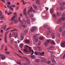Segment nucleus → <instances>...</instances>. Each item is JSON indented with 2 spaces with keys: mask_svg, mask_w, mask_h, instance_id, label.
Instances as JSON below:
<instances>
[{
  "mask_svg": "<svg viewBox=\"0 0 65 65\" xmlns=\"http://www.w3.org/2000/svg\"><path fill=\"white\" fill-rule=\"evenodd\" d=\"M48 43L46 41L44 43V44L45 46H47L48 45Z\"/></svg>",
  "mask_w": 65,
  "mask_h": 65,
  "instance_id": "28",
  "label": "nucleus"
},
{
  "mask_svg": "<svg viewBox=\"0 0 65 65\" xmlns=\"http://www.w3.org/2000/svg\"><path fill=\"white\" fill-rule=\"evenodd\" d=\"M57 37L58 38V39H59V38L60 39V38H61V37H60V34H57Z\"/></svg>",
  "mask_w": 65,
  "mask_h": 65,
  "instance_id": "17",
  "label": "nucleus"
},
{
  "mask_svg": "<svg viewBox=\"0 0 65 65\" xmlns=\"http://www.w3.org/2000/svg\"><path fill=\"white\" fill-rule=\"evenodd\" d=\"M12 5H11L9 9H10V10H12V11H13V9L12 8Z\"/></svg>",
  "mask_w": 65,
  "mask_h": 65,
  "instance_id": "29",
  "label": "nucleus"
},
{
  "mask_svg": "<svg viewBox=\"0 0 65 65\" xmlns=\"http://www.w3.org/2000/svg\"><path fill=\"white\" fill-rule=\"evenodd\" d=\"M38 55H40V56H41L42 53L40 52H38Z\"/></svg>",
  "mask_w": 65,
  "mask_h": 65,
  "instance_id": "43",
  "label": "nucleus"
},
{
  "mask_svg": "<svg viewBox=\"0 0 65 65\" xmlns=\"http://www.w3.org/2000/svg\"><path fill=\"white\" fill-rule=\"evenodd\" d=\"M52 62L53 63H54L55 64H56V61H55V60L54 59L53 60H52Z\"/></svg>",
  "mask_w": 65,
  "mask_h": 65,
  "instance_id": "24",
  "label": "nucleus"
},
{
  "mask_svg": "<svg viewBox=\"0 0 65 65\" xmlns=\"http://www.w3.org/2000/svg\"><path fill=\"white\" fill-rule=\"evenodd\" d=\"M51 63V62L49 61H47V63L48 64H50Z\"/></svg>",
  "mask_w": 65,
  "mask_h": 65,
  "instance_id": "51",
  "label": "nucleus"
},
{
  "mask_svg": "<svg viewBox=\"0 0 65 65\" xmlns=\"http://www.w3.org/2000/svg\"><path fill=\"white\" fill-rule=\"evenodd\" d=\"M12 36L13 37H15V38L17 37L18 35V34L16 32H14L12 34Z\"/></svg>",
  "mask_w": 65,
  "mask_h": 65,
  "instance_id": "3",
  "label": "nucleus"
},
{
  "mask_svg": "<svg viewBox=\"0 0 65 65\" xmlns=\"http://www.w3.org/2000/svg\"><path fill=\"white\" fill-rule=\"evenodd\" d=\"M23 3L24 5H25V4L27 3V2L24 3V0L23 1Z\"/></svg>",
  "mask_w": 65,
  "mask_h": 65,
  "instance_id": "54",
  "label": "nucleus"
},
{
  "mask_svg": "<svg viewBox=\"0 0 65 65\" xmlns=\"http://www.w3.org/2000/svg\"><path fill=\"white\" fill-rule=\"evenodd\" d=\"M4 40H5V42L6 43L7 42V38H5Z\"/></svg>",
  "mask_w": 65,
  "mask_h": 65,
  "instance_id": "45",
  "label": "nucleus"
},
{
  "mask_svg": "<svg viewBox=\"0 0 65 65\" xmlns=\"http://www.w3.org/2000/svg\"><path fill=\"white\" fill-rule=\"evenodd\" d=\"M7 34L6 33L5 34V38H7Z\"/></svg>",
  "mask_w": 65,
  "mask_h": 65,
  "instance_id": "46",
  "label": "nucleus"
},
{
  "mask_svg": "<svg viewBox=\"0 0 65 65\" xmlns=\"http://www.w3.org/2000/svg\"><path fill=\"white\" fill-rule=\"evenodd\" d=\"M48 43H50L51 42V40H47L46 41Z\"/></svg>",
  "mask_w": 65,
  "mask_h": 65,
  "instance_id": "26",
  "label": "nucleus"
},
{
  "mask_svg": "<svg viewBox=\"0 0 65 65\" xmlns=\"http://www.w3.org/2000/svg\"><path fill=\"white\" fill-rule=\"evenodd\" d=\"M57 15H59L60 14V13H59V12H57Z\"/></svg>",
  "mask_w": 65,
  "mask_h": 65,
  "instance_id": "61",
  "label": "nucleus"
},
{
  "mask_svg": "<svg viewBox=\"0 0 65 65\" xmlns=\"http://www.w3.org/2000/svg\"><path fill=\"white\" fill-rule=\"evenodd\" d=\"M24 50L25 52H26L27 53H28V51L26 49H24Z\"/></svg>",
  "mask_w": 65,
  "mask_h": 65,
  "instance_id": "38",
  "label": "nucleus"
},
{
  "mask_svg": "<svg viewBox=\"0 0 65 65\" xmlns=\"http://www.w3.org/2000/svg\"><path fill=\"white\" fill-rule=\"evenodd\" d=\"M36 3V4L39 5L40 4V1L39 0H35Z\"/></svg>",
  "mask_w": 65,
  "mask_h": 65,
  "instance_id": "11",
  "label": "nucleus"
},
{
  "mask_svg": "<svg viewBox=\"0 0 65 65\" xmlns=\"http://www.w3.org/2000/svg\"><path fill=\"white\" fill-rule=\"evenodd\" d=\"M61 19H59V20L57 21V22L58 23H59L61 22Z\"/></svg>",
  "mask_w": 65,
  "mask_h": 65,
  "instance_id": "39",
  "label": "nucleus"
},
{
  "mask_svg": "<svg viewBox=\"0 0 65 65\" xmlns=\"http://www.w3.org/2000/svg\"><path fill=\"white\" fill-rule=\"evenodd\" d=\"M18 56L20 58H21L22 59H23V57H22V56H20V55H19L18 54H17Z\"/></svg>",
  "mask_w": 65,
  "mask_h": 65,
  "instance_id": "34",
  "label": "nucleus"
},
{
  "mask_svg": "<svg viewBox=\"0 0 65 65\" xmlns=\"http://www.w3.org/2000/svg\"><path fill=\"white\" fill-rule=\"evenodd\" d=\"M21 39L22 40H23L24 39V34L23 33H22L20 36Z\"/></svg>",
  "mask_w": 65,
  "mask_h": 65,
  "instance_id": "4",
  "label": "nucleus"
},
{
  "mask_svg": "<svg viewBox=\"0 0 65 65\" xmlns=\"http://www.w3.org/2000/svg\"><path fill=\"white\" fill-rule=\"evenodd\" d=\"M51 36H52V38L53 39H54L56 37L55 35V34L54 33H52L51 34Z\"/></svg>",
  "mask_w": 65,
  "mask_h": 65,
  "instance_id": "8",
  "label": "nucleus"
},
{
  "mask_svg": "<svg viewBox=\"0 0 65 65\" xmlns=\"http://www.w3.org/2000/svg\"><path fill=\"white\" fill-rule=\"evenodd\" d=\"M65 15V13H63L61 15V17H64Z\"/></svg>",
  "mask_w": 65,
  "mask_h": 65,
  "instance_id": "55",
  "label": "nucleus"
},
{
  "mask_svg": "<svg viewBox=\"0 0 65 65\" xmlns=\"http://www.w3.org/2000/svg\"><path fill=\"white\" fill-rule=\"evenodd\" d=\"M54 48V46H51L49 47V49L50 50H52L53 48Z\"/></svg>",
  "mask_w": 65,
  "mask_h": 65,
  "instance_id": "23",
  "label": "nucleus"
},
{
  "mask_svg": "<svg viewBox=\"0 0 65 65\" xmlns=\"http://www.w3.org/2000/svg\"><path fill=\"white\" fill-rule=\"evenodd\" d=\"M53 16L55 18H56L57 17L56 15H55V14L53 15Z\"/></svg>",
  "mask_w": 65,
  "mask_h": 65,
  "instance_id": "62",
  "label": "nucleus"
},
{
  "mask_svg": "<svg viewBox=\"0 0 65 65\" xmlns=\"http://www.w3.org/2000/svg\"><path fill=\"white\" fill-rule=\"evenodd\" d=\"M12 37V36H11V33H10L9 35V38H10Z\"/></svg>",
  "mask_w": 65,
  "mask_h": 65,
  "instance_id": "60",
  "label": "nucleus"
},
{
  "mask_svg": "<svg viewBox=\"0 0 65 65\" xmlns=\"http://www.w3.org/2000/svg\"><path fill=\"white\" fill-rule=\"evenodd\" d=\"M22 21H23V23H26V21L25 20L24 18H23V20Z\"/></svg>",
  "mask_w": 65,
  "mask_h": 65,
  "instance_id": "49",
  "label": "nucleus"
},
{
  "mask_svg": "<svg viewBox=\"0 0 65 65\" xmlns=\"http://www.w3.org/2000/svg\"><path fill=\"white\" fill-rule=\"evenodd\" d=\"M24 44L23 43H21L20 44L21 47L22 48V46L24 45Z\"/></svg>",
  "mask_w": 65,
  "mask_h": 65,
  "instance_id": "36",
  "label": "nucleus"
},
{
  "mask_svg": "<svg viewBox=\"0 0 65 65\" xmlns=\"http://www.w3.org/2000/svg\"><path fill=\"white\" fill-rule=\"evenodd\" d=\"M25 59H26V61H28V62H29L30 63V60L29 59H28V58H26V57H25Z\"/></svg>",
  "mask_w": 65,
  "mask_h": 65,
  "instance_id": "35",
  "label": "nucleus"
},
{
  "mask_svg": "<svg viewBox=\"0 0 65 65\" xmlns=\"http://www.w3.org/2000/svg\"><path fill=\"white\" fill-rule=\"evenodd\" d=\"M62 27H63L64 28L65 27V23H63V24L62 25Z\"/></svg>",
  "mask_w": 65,
  "mask_h": 65,
  "instance_id": "53",
  "label": "nucleus"
},
{
  "mask_svg": "<svg viewBox=\"0 0 65 65\" xmlns=\"http://www.w3.org/2000/svg\"><path fill=\"white\" fill-rule=\"evenodd\" d=\"M36 5L35 4H33L32 5V7H33L34 8H36Z\"/></svg>",
  "mask_w": 65,
  "mask_h": 65,
  "instance_id": "42",
  "label": "nucleus"
},
{
  "mask_svg": "<svg viewBox=\"0 0 65 65\" xmlns=\"http://www.w3.org/2000/svg\"><path fill=\"white\" fill-rule=\"evenodd\" d=\"M16 30H17V29H13L11 31V32H12V31H16Z\"/></svg>",
  "mask_w": 65,
  "mask_h": 65,
  "instance_id": "47",
  "label": "nucleus"
},
{
  "mask_svg": "<svg viewBox=\"0 0 65 65\" xmlns=\"http://www.w3.org/2000/svg\"><path fill=\"white\" fill-rule=\"evenodd\" d=\"M59 32H61L62 31V27H61L59 29Z\"/></svg>",
  "mask_w": 65,
  "mask_h": 65,
  "instance_id": "22",
  "label": "nucleus"
},
{
  "mask_svg": "<svg viewBox=\"0 0 65 65\" xmlns=\"http://www.w3.org/2000/svg\"><path fill=\"white\" fill-rule=\"evenodd\" d=\"M38 41V39H35V42L36 43Z\"/></svg>",
  "mask_w": 65,
  "mask_h": 65,
  "instance_id": "41",
  "label": "nucleus"
},
{
  "mask_svg": "<svg viewBox=\"0 0 65 65\" xmlns=\"http://www.w3.org/2000/svg\"><path fill=\"white\" fill-rule=\"evenodd\" d=\"M61 20H65V17H64V16L61 17Z\"/></svg>",
  "mask_w": 65,
  "mask_h": 65,
  "instance_id": "20",
  "label": "nucleus"
},
{
  "mask_svg": "<svg viewBox=\"0 0 65 65\" xmlns=\"http://www.w3.org/2000/svg\"><path fill=\"white\" fill-rule=\"evenodd\" d=\"M11 28L10 27H9L7 29H6V31H7L9 29H10Z\"/></svg>",
  "mask_w": 65,
  "mask_h": 65,
  "instance_id": "56",
  "label": "nucleus"
},
{
  "mask_svg": "<svg viewBox=\"0 0 65 65\" xmlns=\"http://www.w3.org/2000/svg\"><path fill=\"white\" fill-rule=\"evenodd\" d=\"M44 39V37H42L40 38V39L42 40H43Z\"/></svg>",
  "mask_w": 65,
  "mask_h": 65,
  "instance_id": "37",
  "label": "nucleus"
},
{
  "mask_svg": "<svg viewBox=\"0 0 65 65\" xmlns=\"http://www.w3.org/2000/svg\"><path fill=\"white\" fill-rule=\"evenodd\" d=\"M51 43L52 44H55V42L53 41H52L51 42Z\"/></svg>",
  "mask_w": 65,
  "mask_h": 65,
  "instance_id": "27",
  "label": "nucleus"
},
{
  "mask_svg": "<svg viewBox=\"0 0 65 65\" xmlns=\"http://www.w3.org/2000/svg\"><path fill=\"white\" fill-rule=\"evenodd\" d=\"M64 9L65 7L63 6L60 7L59 8V9L60 10H64Z\"/></svg>",
  "mask_w": 65,
  "mask_h": 65,
  "instance_id": "10",
  "label": "nucleus"
},
{
  "mask_svg": "<svg viewBox=\"0 0 65 65\" xmlns=\"http://www.w3.org/2000/svg\"><path fill=\"white\" fill-rule=\"evenodd\" d=\"M46 61V59L44 57L41 59V62L42 63L45 62Z\"/></svg>",
  "mask_w": 65,
  "mask_h": 65,
  "instance_id": "5",
  "label": "nucleus"
},
{
  "mask_svg": "<svg viewBox=\"0 0 65 65\" xmlns=\"http://www.w3.org/2000/svg\"><path fill=\"white\" fill-rule=\"evenodd\" d=\"M26 22H27V24H28V26L29 27H30L31 25V23L30 22V21L29 20H26Z\"/></svg>",
  "mask_w": 65,
  "mask_h": 65,
  "instance_id": "7",
  "label": "nucleus"
},
{
  "mask_svg": "<svg viewBox=\"0 0 65 65\" xmlns=\"http://www.w3.org/2000/svg\"><path fill=\"white\" fill-rule=\"evenodd\" d=\"M33 8L32 7H30V9H29V11L31 12H32L33 11Z\"/></svg>",
  "mask_w": 65,
  "mask_h": 65,
  "instance_id": "25",
  "label": "nucleus"
},
{
  "mask_svg": "<svg viewBox=\"0 0 65 65\" xmlns=\"http://www.w3.org/2000/svg\"><path fill=\"white\" fill-rule=\"evenodd\" d=\"M18 20L17 19H15L14 20V22L15 23H17L18 21Z\"/></svg>",
  "mask_w": 65,
  "mask_h": 65,
  "instance_id": "32",
  "label": "nucleus"
},
{
  "mask_svg": "<svg viewBox=\"0 0 65 65\" xmlns=\"http://www.w3.org/2000/svg\"><path fill=\"white\" fill-rule=\"evenodd\" d=\"M33 15H28V16L30 18L33 17Z\"/></svg>",
  "mask_w": 65,
  "mask_h": 65,
  "instance_id": "63",
  "label": "nucleus"
},
{
  "mask_svg": "<svg viewBox=\"0 0 65 65\" xmlns=\"http://www.w3.org/2000/svg\"><path fill=\"white\" fill-rule=\"evenodd\" d=\"M50 12L51 13H53L54 12V9L53 8L51 9L50 10Z\"/></svg>",
  "mask_w": 65,
  "mask_h": 65,
  "instance_id": "18",
  "label": "nucleus"
},
{
  "mask_svg": "<svg viewBox=\"0 0 65 65\" xmlns=\"http://www.w3.org/2000/svg\"><path fill=\"white\" fill-rule=\"evenodd\" d=\"M24 14L25 15V16H26V17H27V14L26 12H24Z\"/></svg>",
  "mask_w": 65,
  "mask_h": 65,
  "instance_id": "57",
  "label": "nucleus"
},
{
  "mask_svg": "<svg viewBox=\"0 0 65 65\" xmlns=\"http://www.w3.org/2000/svg\"><path fill=\"white\" fill-rule=\"evenodd\" d=\"M47 26H48V25H44V26H43L45 28H46V27H47Z\"/></svg>",
  "mask_w": 65,
  "mask_h": 65,
  "instance_id": "59",
  "label": "nucleus"
},
{
  "mask_svg": "<svg viewBox=\"0 0 65 65\" xmlns=\"http://www.w3.org/2000/svg\"><path fill=\"white\" fill-rule=\"evenodd\" d=\"M41 56H43L45 54V53L44 52H42V53H41Z\"/></svg>",
  "mask_w": 65,
  "mask_h": 65,
  "instance_id": "40",
  "label": "nucleus"
},
{
  "mask_svg": "<svg viewBox=\"0 0 65 65\" xmlns=\"http://www.w3.org/2000/svg\"><path fill=\"white\" fill-rule=\"evenodd\" d=\"M25 42H26V43H30V41L29 40H25Z\"/></svg>",
  "mask_w": 65,
  "mask_h": 65,
  "instance_id": "33",
  "label": "nucleus"
},
{
  "mask_svg": "<svg viewBox=\"0 0 65 65\" xmlns=\"http://www.w3.org/2000/svg\"><path fill=\"white\" fill-rule=\"evenodd\" d=\"M35 27H33L31 29H30V31L32 32H33L35 31Z\"/></svg>",
  "mask_w": 65,
  "mask_h": 65,
  "instance_id": "9",
  "label": "nucleus"
},
{
  "mask_svg": "<svg viewBox=\"0 0 65 65\" xmlns=\"http://www.w3.org/2000/svg\"><path fill=\"white\" fill-rule=\"evenodd\" d=\"M15 18H16V16H13L12 17L11 20L12 21L14 19H15Z\"/></svg>",
  "mask_w": 65,
  "mask_h": 65,
  "instance_id": "31",
  "label": "nucleus"
},
{
  "mask_svg": "<svg viewBox=\"0 0 65 65\" xmlns=\"http://www.w3.org/2000/svg\"><path fill=\"white\" fill-rule=\"evenodd\" d=\"M10 42L12 44V43H13V41L11 40L10 41Z\"/></svg>",
  "mask_w": 65,
  "mask_h": 65,
  "instance_id": "64",
  "label": "nucleus"
},
{
  "mask_svg": "<svg viewBox=\"0 0 65 65\" xmlns=\"http://www.w3.org/2000/svg\"><path fill=\"white\" fill-rule=\"evenodd\" d=\"M7 26V25H5V27H3L1 28V29H4L5 30L6 29V28Z\"/></svg>",
  "mask_w": 65,
  "mask_h": 65,
  "instance_id": "19",
  "label": "nucleus"
},
{
  "mask_svg": "<svg viewBox=\"0 0 65 65\" xmlns=\"http://www.w3.org/2000/svg\"><path fill=\"white\" fill-rule=\"evenodd\" d=\"M28 48H29V51H28V53L30 54L31 53V52L32 53L31 54V55H33L34 54V51L33 50H31L30 47H28Z\"/></svg>",
  "mask_w": 65,
  "mask_h": 65,
  "instance_id": "1",
  "label": "nucleus"
},
{
  "mask_svg": "<svg viewBox=\"0 0 65 65\" xmlns=\"http://www.w3.org/2000/svg\"><path fill=\"white\" fill-rule=\"evenodd\" d=\"M37 35H34L33 36V38L34 39H37Z\"/></svg>",
  "mask_w": 65,
  "mask_h": 65,
  "instance_id": "21",
  "label": "nucleus"
},
{
  "mask_svg": "<svg viewBox=\"0 0 65 65\" xmlns=\"http://www.w3.org/2000/svg\"><path fill=\"white\" fill-rule=\"evenodd\" d=\"M4 46V44H3L2 45V47L1 48V50H3V48Z\"/></svg>",
  "mask_w": 65,
  "mask_h": 65,
  "instance_id": "50",
  "label": "nucleus"
},
{
  "mask_svg": "<svg viewBox=\"0 0 65 65\" xmlns=\"http://www.w3.org/2000/svg\"><path fill=\"white\" fill-rule=\"evenodd\" d=\"M4 17L2 15L0 16V19L1 20H4Z\"/></svg>",
  "mask_w": 65,
  "mask_h": 65,
  "instance_id": "15",
  "label": "nucleus"
},
{
  "mask_svg": "<svg viewBox=\"0 0 65 65\" xmlns=\"http://www.w3.org/2000/svg\"><path fill=\"white\" fill-rule=\"evenodd\" d=\"M21 23H22L21 25L23 27H25V25L24 23L23 22H22L21 21L20 22Z\"/></svg>",
  "mask_w": 65,
  "mask_h": 65,
  "instance_id": "16",
  "label": "nucleus"
},
{
  "mask_svg": "<svg viewBox=\"0 0 65 65\" xmlns=\"http://www.w3.org/2000/svg\"><path fill=\"white\" fill-rule=\"evenodd\" d=\"M37 48H38V50L40 51H42V48L40 47H37Z\"/></svg>",
  "mask_w": 65,
  "mask_h": 65,
  "instance_id": "14",
  "label": "nucleus"
},
{
  "mask_svg": "<svg viewBox=\"0 0 65 65\" xmlns=\"http://www.w3.org/2000/svg\"><path fill=\"white\" fill-rule=\"evenodd\" d=\"M36 61L37 62H40V60L39 59H37L36 60Z\"/></svg>",
  "mask_w": 65,
  "mask_h": 65,
  "instance_id": "44",
  "label": "nucleus"
},
{
  "mask_svg": "<svg viewBox=\"0 0 65 65\" xmlns=\"http://www.w3.org/2000/svg\"><path fill=\"white\" fill-rule=\"evenodd\" d=\"M34 54H35L36 55H38V52L35 51L34 52Z\"/></svg>",
  "mask_w": 65,
  "mask_h": 65,
  "instance_id": "30",
  "label": "nucleus"
},
{
  "mask_svg": "<svg viewBox=\"0 0 65 65\" xmlns=\"http://www.w3.org/2000/svg\"><path fill=\"white\" fill-rule=\"evenodd\" d=\"M0 58L2 60L5 59V56L4 55L2 54H0Z\"/></svg>",
  "mask_w": 65,
  "mask_h": 65,
  "instance_id": "2",
  "label": "nucleus"
},
{
  "mask_svg": "<svg viewBox=\"0 0 65 65\" xmlns=\"http://www.w3.org/2000/svg\"><path fill=\"white\" fill-rule=\"evenodd\" d=\"M41 43V41H39L38 42V44L39 45H40Z\"/></svg>",
  "mask_w": 65,
  "mask_h": 65,
  "instance_id": "58",
  "label": "nucleus"
},
{
  "mask_svg": "<svg viewBox=\"0 0 65 65\" xmlns=\"http://www.w3.org/2000/svg\"><path fill=\"white\" fill-rule=\"evenodd\" d=\"M21 62V61H19V62H17V64H20V65H21V62Z\"/></svg>",
  "mask_w": 65,
  "mask_h": 65,
  "instance_id": "48",
  "label": "nucleus"
},
{
  "mask_svg": "<svg viewBox=\"0 0 65 65\" xmlns=\"http://www.w3.org/2000/svg\"><path fill=\"white\" fill-rule=\"evenodd\" d=\"M60 5L61 6H62L63 5H65V2H61L60 4Z\"/></svg>",
  "mask_w": 65,
  "mask_h": 65,
  "instance_id": "12",
  "label": "nucleus"
},
{
  "mask_svg": "<svg viewBox=\"0 0 65 65\" xmlns=\"http://www.w3.org/2000/svg\"><path fill=\"white\" fill-rule=\"evenodd\" d=\"M28 32V31L27 30H25L24 31V33H26V34H27Z\"/></svg>",
  "mask_w": 65,
  "mask_h": 65,
  "instance_id": "52",
  "label": "nucleus"
},
{
  "mask_svg": "<svg viewBox=\"0 0 65 65\" xmlns=\"http://www.w3.org/2000/svg\"><path fill=\"white\" fill-rule=\"evenodd\" d=\"M61 47H64L65 46V42H63L61 44Z\"/></svg>",
  "mask_w": 65,
  "mask_h": 65,
  "instance_id": "6",
  "label": "nucleus"
},
{
  "mask_svg": "<svg viewBox=\"0 0 65 65\" xmlns=\"http://www.w3.org/2000/svg\"><path fill=\"white\" fill-rule=\"evenodd\" d=\"M30 57L31 59H34L35 58V56L34 55H32L31 56H30Z\"/></svg>",
  "mask_w": 65,
  "mask_h": 65,
  "instance_id": "13",
  "label": "nucleus"
}]
</instances>
